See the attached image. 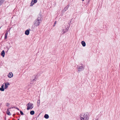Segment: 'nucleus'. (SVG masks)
<instances>
[{
	"label": "nucleus",
	"mask_w": 120,
	"mask_h": 120,
	"mask_svg": "<svg viewBox=\"0 0 120 120\" xmlns=\"http://www.w3.org/2000/svg\"><path fill=\"white\" fill-rule=\"evenodd\" d=\"M41 13H40L38 15L37 18L35 19L34 22V25L37 26H39L41 22Z\"/></svg>",
	"instance_id": "obj_1"
},
{
	"label": "nucleus",
	"mask_w": 120,
	"mask_h": 120,
	"mask_svg": "<svg viewBox=\"0 0 120 120\" xmlns=\"http://www.w3.org/2000/svg\"><path fill=\"white\" fill-rule=\"evenodd\" d=\"M89 117V114L88 112H86L83 115L82 114L80 115L81 120H88Z\"/></svg>",
	"instance_id": "obj_2"
},
{
	"label": "nucleus",
	"mask_w": 120,
	"mask_h": 120,
	"mask_svg": "<svg viewBox=\"0 0 120 120\" xmlns=\"http://www.w3.org/2000/svg\"><path fill=\"white\" fill-rule=\"evenodd\" d=\"M27 110H29L30 109H32L33 107V105L31 103H29L27 104Z\"/></svg>",
	"instance_id": "obj_3"
},
{
	"label": "nucleus",
	"mask_w": 120,
	"mask_h": 120,
	"mask_svg": "<svg viewBox=\"0 0 120 120\" xmlns=\"http://www.w3.org/2000/svg\"><path fill=\"white\" fill-rule=\"evenodd\" d=\"M37 0H32L30 6H32L34 4V3H36L37 2Z\"/></svg>",
	"instance_id": "obj_4"
},
{
	"label": "nucleus",
	"mask_w": 120,
	"mask_h": 120,
	"mask_svg": "<svg viewBox=\"0 0 120 120\" xmlns=\"http://www.w3.org/2000/svg\"><path fill=\"white\" fill-rule=\"evenodd\" d=\"M68 29L69 28L68 27H67L65 28V29H63L62 30H63V32L62 33V34H64L67 32L68 31Z\"/></svg>",
	"instance_id": "obj_5"
},
{
	"label": "nucleus",
	"mask_w": 120,
	"mask_h": 120,
	"mask_svg": "<svg viewBox=\"0 0 120 120\" xmlns=\"http://www.w3.org/2000/svg\"><path fill=\"white\" fill-rule=\"evenodd\" d=\"M78 71H82L84 69L83 68L82 66H80L77 68Z\"/></svg>",
	"instance_id": "obj_6"
},
{
	"label": "nucleus",
	"mask_w": 120,
	"mask_h": 120,
	"mask_svg": "<svg viewBox=\"0 0 120 120\" xmlns=\"http://www.w3.org/2000/svg\"><path fill=\"white\" fill-rule=\"evenodd\" d=\"M5 87L4 88V89H6L8 87V86L9 85H10V84L9 83L7 82L5 83Z\"/></svg>",
	"instance_id": "obj_7"
},
{
	"label": "nucleus",
	"mask_w": 120,
	"mask_h": 120,
	"mask_svg": "<svg viewBox=\"0 0 120 120\" xmlns=\"http://www.w3.org/2000/svg\"><path fill=\"white\" fill-rule=\"evenodd\" d=\"M29 33L30 31L29 30H27L25 31V33L26 35H28L29 34Z\"/></svg>",
	"instance_id": "obj_8"
},
{
	"label": "nucleus",
	"mask_w": 120,
	"mask_h": 120,
	"mask_svg": "<svg viewBox=\"0 0 120 120\" xmlns=\"http://www.w3.org/2000/svg\"><path fill=\"white\" fill-rule=\"evenodd\" d=\"M13 76V74L11 72V73H9V75H8V77L10 78L12 77Z\"/></svg>",
	"instance_id": "obj_9"
},
{
	"label": "nucleus",
	"mask_w": 120,
	"mask_h": 120,
	"mask_svg": "<svg viewBox=\"0 0 120 120\" xmlns=\"http://www.w3.org/2000/svg\"><path fill=\"white\" fill-rule=\"evenodd\" d=\"M1 55L3 57H4V56L5 54V53L4 50H3L2 51L1 53Z\"/></svg>",
	"instance_id": "obj_10"
},
{
	"label": "nucleus",
	"mask_w": 120,
	"mask_h": 120,
	"mask_svg": "<svg viewBox=\"0 0 120 120\" xmlns=\"http://www.w3.org/2000/svg\"><path fill=\"white\" fill-rule=\"evenodd\" d=\"M69 7V6L68 5H67L66 7H65L64 8V9L63 10L64 11H66V10H67L68 8Z\"/></svg>",
	"instance_id": "obj_11"
},
{
	"label": "nucleus",
	"mask_w": 120,
	"mask_h": 120,
	"mask_svg": "<svg viewBox=\"0 0 120 120\" xmlns=\"http://www.w3.org/2000/svg\"><path fill=\"white\" fill-rule=\"evenodd\" d=\"M81 44L83 47H85V46L86 44V43L84 41H82L81 42Z\"/></svg>",
	"instance_id": "obj_12"
},
{
	"label": "nucleus",
	"mask_w": 120,
	"mask_h": 120,
	"mask_svg": "<svg viewBox=\"0 0 120 120\" xmlns=\"http://www.w3.org/2000/svg\"><path fill=\"white\" fill-rule=\"evenodd\" d=\"M7 113L8 115L9 116L11 115V113L9 111L8 109H7Z\"/></svg>",
	"instance_id": "obj_13"
},
{
	"label": "nucleus",
	"mask_w": 120,
	"mask_h": 120,
	"mask_svg": "<svg viewBox=\"0 0 120 120\" xmlns=\"http://www.w3.org/2000/svg\"><path fill=\"white\" fill-rule=\"evenodd\" d=\"M44 117L46 119H48L49 118V116L48 114H45L44 115Z\"/></svg>",
	"instance_id": "obj_14"
},
{
	"label": "nucleus",
	"mask_w": 120,
	"mask_h": 120,
	"mask_svg": "<svg viewBox=\"0 0 120 120\" xmlns=\"http://www.w3.org/2000/svg\"><path fill=\"white\" fill-rule=\"evenodd\" d=\"M8 34V32L7 31L6 32V33H5V37H4V39H6L7 38V36Z\"/></svg>",
	"instance_id": "obj_15"
},
{
	"label": "nucleus",
	"mask_w": 120,
	"mask_h": 120,
	"mask_svg": "<svg viewBox=\"0 0 120 120\" xmlns=\"http://www.w3.org/2000/svg\"><path fill=\"white\" fill-rule=\"evenodd\" d=\"M34 113V111H31L30 112V114L31 115H33Z\"/></svg>",
	"instance_id": "obj_16"
},
{
	"label": "nucleus",
	"mask_w": 120,
	"mask_h": 120,
	"mask_svg": "<svg viewBox=\"0 0 120 120\" xmlns=\"http://www.w3.org/2000/svg\"><path fill=\"white\" fill-rule=\"evenodd\" d=\"M4 88L1 87L0 88V90L2 91H4Z\"/></svg>",
	"instance_id": "obj_17"
},
{
	"label": "nucleus",
	"mask_w": 120,
	"mask_h": 120,
	"mask_svg": "<svg viewBox=\"0 0 120 120\" xmlns=\"http://www.w3.org/2000/svg\"><path fill=\"white\" fill-rule=\"evenodd\" d=\"M3 2V0H0V6L2 4Z\"/></svg>",
	"instance_id": "obj_18"
},
{
	"label": "nucleus",
	"mask_w": 120,
	"mask_h": 120,
	"mask_svg": "<svg viewBox=\"0 0 120 120\" xmlns=\"http://www.w3.org/2000/svg\"><path fill=\"white\" fill-rule=\"evenodd\" d=\"M20 113L21 114V115H24L23 113L21 111H20Z\"/></svg>",
	"instance_id": "obj_19"
},
{
	"label": "nucleus",
	"mask_w": 120,
	"mask_h": 120,
	"mask_svg": "<svg viewBox=\"0 0 120 120\" xmlns=\"http://www.w3.org/2000/svg\"><path fill=\"white\" fill-rule=\"evenodd\" d=\"M87 0V4H88L90 1V0Z\"/></svg>",
	"instance_id": "obj_20"
},
{
	"label": "nucleus",
	"mask_w": 120,
	"mask_h": 120,
	"mask_svg": "<svg viewBox=\"0 0 120 120\" xmlns=\"http://www.w3.org/2000/svg\"><path fill=\"white\" fill-rule=\"evenodd\" d=\"M40 101L39 100H38V103L40 104Z\"/></svg>",
	"instance_id": "obj_21"
},
{
	"label": "nucleus",
	"mask_w": 120,
	"mask_h": 120,
	"mask_svg": "<svg viewBox=\"0 0 120 120\" xmlns=\"http://www.w3.org/2000/svg\"><path fill=\"white\" fill-rule=\"evenodd\" d=\"M14 108H15L16 109H18V110H19V109L17 107H14Z\"/></svg>",
	"instance_id": "obj_22"
},
{
	"label": "nucleus",
	"mask_w": 120,
	"mask_h": 120,
	"mask_svg": "<svg viewBox=\"0 0 120 120\" xmlns=\"http://www.w3.org/2000/svg\"><path fill=\"white\" fill-rule=\"evenodd\" d=\"M4 84H3V85H2L1 86V87H2V88H4Z\"/></svg>",
	"instance_id": "obj_23"
},
{
	"label": "nucleus",
	"mask_w": 120,
	"mask_h": 120,
	"mask_svg": "<svg viewBox=\"0 0 120 120\" xmlns=\"http://www.w3.org/2000/svg\"><path fill=\"white\" fill-rule=\"evenodd\" d=\"M63 30H62V31H61V34H62V33H63Z\"/></svg>",
	"instance_id": "obj_24"
},
{
	"label": "nucleus",
	"mask_w": 120,
	"mask_h": 120,
	"mask_svg": "<svg viewBox=\"0 0 120 120\" xmlns=\"http://www.w3.org/2000/svg\"><path fill=\"white\" fill-rule=\"evenodd\" d=\"M56 21H55V22L54 23V24L55 25V24H56Z\"/></svg>",
	"instance_id": "obj_25"
},
{
	"label": "nucleus",
	"mask_w": 120,
	"mask_h": 120,
	"mask_svg": "<svg viewBox=\"0 0 120 120\" xmlns=\"http://www.w3.org/2000/svg\"><path fill=\"white\" fill-rule=\"evenodd\" d=\"M35 78L34 79H33L34 81H35L36 80H35Z\"/></svg>",
	"instance_id": "obj_26"
},
{
	"label": "nucleus",
	"mask_w": 120,
	"mask_h": 120,
	"mask_svg": "<svg viewBox=\"0 0 120 120\" xmlns=\"http://www.w3.org/2000/svg\"><path fill=\"white\" fill-rule=\"evenodd\" d=\"M55 24H54V25H53V26H54H54H55Z\"/></svg>",
	"instance_id": "obj_27"
},
{
	"label": "nucleus",
	"mask_w": 120,
	"mask_h": 120,
	"mask_svg": "<svg viewBox=\"0 0 120 120\" xmlns=\"http://www.w3.org/2000/svg\"><path fill=\"white\" fill-rule=\"evenodd\" d=\"M8 50H9V49H8Z\"/></svg>",
	"instance_id": "obj_28"
},
{
	"label": "nucleus",
	"mask_w": 120,
	"mask_h": 120,
	"mask_svg": "<svg viewBox=\"0 0 120 120\" xmlns=\"http://www.w3.org/2000/svg\"><path fill=\"white\" fill-rule=\"evenodd\" d=\"M82 1H83L84 0H82Z\"/></svg>",
	"instance_id": "obj_29"
},
{
	"label": "nucleus",
	"mask_w": 120,
	"mask_h": 120,
	"mask_svg": "<svg viewBox=\"0 0 120 120\" xmlns=\"http://www.w3.org/2000/svg\"><path fill=\"white\" fill-rule=\"evenodd\" d=\"M17 120H19V119H18Z\"/></svg>",
	"instance_id": "obj_30"
},
{
	"label": "nucleus",
	"mask_w": 120,
	"mask_h": 120,
	"mask_svg": "<svg viewBox=\"0 0 120 120\" xmlns=\"http://www.w3.org/2000/svg\"><path fill=\"white\" fill-rule=\"evenodd\" d=\"M12 108H13V107H12Z\"/></svg>",
	"instance_id": "obj_31"
},
{
	"label": "nucleus",
	"mask_w": 120,
	"mask_h": 120,
	"mask_svg": "<svg viewBox=\"0 0 120 120\" xmlns=\"http://www.w3.org/2000/svg\"><path fill=\"white\" fill-rule=\"evenodd\" d=\"M93 120H94V119H93Z\"/></svg>",
	"instance_id": "obj_32"
}]
</instances>
